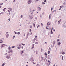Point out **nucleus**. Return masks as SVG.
Listing matches in <instances>:
<instances>
[{
  "label": "nucleus",
  "instance_id": "obj_1",
  "mask_svg": "<svg viewBox=\"0 0 66 66\" xmlns=\"http://www.w3.org/2000/svg\"><path fill=\"white\" fill-rule=\"evenodd\" d=\"M52 55H49L48 57V59H50V58H52Z\"/></svg>",
  "mask_w": 66,
  "mask_h": 66
},
{
  "label": "nucleus",
  "instance_id": "obj_2",
  "mask_svg": "<svg viewBox=\"0 0 66 66\" xmlns=\"http://www.w3.org/2000/svg\"><path fill=\"white\" fill-rule=\"evenodd\" d=\"M52 30H53V28H52V29L51 30V34H53V32H52Z\"/></svg>",
  "mask_w": 66,
  "mask_h": 66
},
{
  "label": "nucleus",
  "instance_id": "obj_3",
  "mask_svg": "<svg viewBox=\"0 0 66 66\" xmlns=\"http://www.w3.org/2000/svg\"><path fill=\"white\" fill-rule=\"evenodd\" d=\"M32 57H32V56H31V57L30 58V60H31V62H33V61H34V60H33V59H32Z\"/></svg>",
  "mask_w": 66,
  "mask_h": 66
},
{
  "label": "nucleus",
  "instance_id": "obj_4",
  "mask_svg": "<svg viewBox=\"0 0 66 66\" xmlns=\"http://www.w3.org/2000/svg\"><path fill=\"white\" fill-rule=\"evenodd\" d=\"M9 34L6 35V38H8L9 37Z\"/></svg>",
  "mask_w": 66,
  "mask_h": 66
},
{
  "label": "nucleus",
  "instance_id": "obj_5",
  "mask_svg": "<svg viewBox=\"0 0 66 66\" xmlns=\"http://www.w3.org/2000/svg\"><path fill=\"white\" fill-rule=\"evenodd\" d=\"M45 57H46V58L47 57V53L46 52L45 53Z\"/></svg>",
  "mask_w": 66,
  "mask_h": 66
},
{
  "label": "nucleus",
  "instance_id": "obj_6",
  "mask_svg": "<svg viewBox=\"0 0 66 66\" xmlns=\"http://www.w3.org/2000/svg\"><path fill=\"white\" fill-rule=\"evenodd\" d=\"M36 39H37V36H36L35 37V38L34 39V40H35Z\"/></svg>",
  "mask_w": 66,
  "mask_h": 66
},
{
  "label": "nucleus",
  "instance_id": "obj_7",
  "mask_svg": "<svg viewBox=\"0 0 66 66\" xmlns=\"http://www.w3.org/2000/svg\"><path fill=\"white\" fill-rule=\"evenodd\" d=\"M38 11H41V8H40V7H38Z\"/></svg>",
  "mask_w": 66,
  "mask_h": 66
},
{
  "label": "nucleus",
  "instance_id": "obj_8",
  "mask_svg": "<svg viewBox=\"0 0 66 66\" xmlns=\"http://www.w3.org/2000/svg\"><path fill=\"white\" fill-rule=\"evenodd\" d=\"M63 27H65V28H66V23H64V24Z\"/></svg>",
  "mask_w": 66,
  "mask_h": 66
},
{
  "label": "nucleus",
  "instance_id": "obj_9",
  "mask_svg": "<svg viewBox=\"0 0 66 66\" xmlns=\"http://www.w3.org/2000/svg\"><path fill=\"white\" fill-rule=\"evenodd\" d=\"M6 57L7 59H10V57H9V56H7Z\"/></svg>",
  "mask_w": 66,
  "mask_h": 66
},
{
  "label": "nucleus",
  "instance_id": "obj_10",
  "mask_svg": "<svg viewBox=\"0 0 66 66\" xmlns=\"http://www.w3.org/2000/svg\"><path fill=\"white\" fill-rule=\"evenodd\" d=\"M8 49L9 50H11V47L9 46L8 48Z\"/></svg>",
  "mask_w": 66,
  "mask_h": 66
},
{
  "label": "nucleus",
  "instance_id": "obj_11",
  "mask_svg": "<svg viewBox=\"0 0 66 66\" xmlns=\"http://www.w3.org/2000/svg\"><path fill=\"white\" fill-rule=\"evenodd\" d=\"M32 48H33H33L34 47V44H33L32 45Z\"/></svg>",
  "mask_w": 66,
  "mask_h": 66
},
{
  "label": "nucleus",
  "instance_id": "obj_12",
  "mask_svg": "<svg viewBox=\"0 0 66 66\" xmlns=\"http://www.w3.org/2000/svg\"><path fill=\"white\" fill-rule=\"evenodd\" d=\"M51 14H50V15L49 16V19H51Z\"/></svg>",
  "mask_w": 66,
  "mask_h": 66
},
{
  "label": "nucleus",
  "instance_id": "obj_13",
  "mask_svg": "<svg viewBox=\"0 0 66 66\" xmlns=\"http://www.w3.org/2000/svg\"><path fill=\"white\" fill-rule=\"evenodd\" d=\"M32 18H33V17H32V16H30V19L31 20V19H32Z\"/></svg>",
  "mask_w": 66,
  "mask_h": 66
},
{
  "label": "nucleus",
  "instance_id": "obj_14",
  "mask_svg": "<svg viewBox=\"0 0 66 66\" xmlns=\"http://www.w3.org/2000/svg\"><path fill=\"white\" fill-rule=\"evenodd\" d=\"M6 9V8H4V9H3V11L4 12H5V9Z\"/></svg>",
  "mask_w": 66,
  "mask_h": 66
},
{
  "label": "nucleus",
  "instance_id": "obj_15",
  "mask_svg": "<svg viewBox=\"0 0 66 66\" xmlns=\"http://www.w3.org/2000/svg\"><path fill=\"white\" fill-rule=\"evenodd\" d=\"M47 26H49L50 25V23H49V22H48L47 23Z\"/></svg>",
  "mask_w": 66,
  "mask_h": 66
},
{
  "label": "nucleus",
  "instance_id": "obj_16",
  "mask_svg": "<svg viewBox=\"0 0 66 66\" xmlns=\"http://www.w3.org/2000/svg\"><path fill=\"white\" fill-rule=\"evenodd\" d=\"M61 44V42H59L58 43V44L59 45H60Z\"/></svg>",
  "mask_w": 66,
  "mask_h": 66
},
{
  "label": "nucleus",
  "instance_id": "obj_17",
  "mask_svg": "<svg viewBox=\"0 0 66 66\" xmlns=\"http://www.w3.org/2000/svg\"><path fill=\"white\" fill-rule=\"evenodd\" d=\"M30 3H31V1H29L28 2V3L29 4Z\"/></svg>",
  "mask_w": 66,
  "mask_h": 66
},
{
  "label": "nucleus",
  "instance_id": "obj_18",
  "mask_svg": "<svg viewBox=\"0 0 66 66\" xmlns=\"http://www.w3.org/2000/svg\"><path fill=\"white\" fill-rule=\"evenodd\" d=\"M40 27V25H38V26L37 27V28H39Z\"/></svg>",
  "mask_w": 66,
  "mask_h": 66
},
{
  "label": "nucleus",
  "instance_id": "obj_19",
  "mask_svg": "<svg viewBox=\"0 0 66 66\" xmlns=\"http://www.w3.org/2000/svg\"><path fill=\"white\" fill-rule=\"evenodd\" d=\"M62 54H65V52H62Z\"/></svg>",
  "mask_w": 66,
  "mask_h": 66
},
{
  "label": "nucleus",
  "instance_id": "obj_20",
  "mask_svg": "<svg viewBox=\"0 0 66 66\" xmlns=\"http://www.w3.org/2000/svg\"><path fill=\"white\" fill-rule=\"evenodd\" d=\"M52 10H53V8L52 7L51 9V11L52 12Z\"/></svg>",
  "mask_w": 66,
  "mask_h": 66
},
{
  "label": "nucleus",
  "instance_id": "obj_21",
  "mask_svg": "<svg viewBox=\"0 0 66 66\" xmlns=\"http://www.w3.org/2000/svg\"><path fill=\"white\" fill-rule=\"evenodd\" d=\"M2 42H3V41H2V40H0V44L2 43Z\"/></svg>",
  "mask_w": 66,
  "mask_h": 66
},
{
  "label": "nucleus",
  "instance_id": "obj_22",
  "mask_svg": "<svg viewBox=\"0 0 66 66\" xmlns=\"http://www.w3.org/2000/svg\"><path fill=\"white\" fill-rule=\"evenodd\" d=\"M10 51L11 52V53H13V50H11Z\"/></svg>",
  "mask_w": 66,
  "mask_h": 66
},
{
  "label": "nucleus",
  "instance_id": "obj_23",
  "mask_svg": "<svg viewBox=\"0 0 66 66\" xmlns=\"http://www.w3.org/2000/svg\"><path fill=\"white\" fill-rule=\"evenodd\" d=\"M48 50H49V51H50V50H51V48H50V47L48 49Z\"/></svg>",
  "mask_w": 66,
  "mask_h": 66
},
{
  "label": "nucleus",
  "instance_id": "obj_24",
  "mask_svg": "<svg viewBox=\"0 0 66 66\" xmlns=\"http://www.w3.org/2000/svg\"><path fill=\"white\" fill-rule=\"evenodd\" d=\"M20 32H18V35H19V34H20Z\"/></svg>",
  "mask_w": 66,
  "mask_h": 66
},
{
  "label": "nucleus",
  "instance_id": "obj_25",
  "mask_svg": "<svg viewBox=\"0 0 66 66\" xmlns=\"http://www.w3.org/2000/svg\"><path fill=\"white\" fill-rule=\"evenodd\" d=\"M33 26L34 27H35V24L33 23Z\"/></svg>",
  "mask_w": 66,
  "mask_h": 66
},
{
  "label": "nucleus",
  "instance_id": "obj_26",
  "mask_svg": "<svg viewBox=\"0 0 66 66\" xmlns=\"http://www.w3.org/2000/svg\"><path fill=\"white\" fill-rule=\"evenodd\" d=\"M14 32L15 34H17V32H16L15 31H14Z\"/></svg>",
  "mask_w": 66,
  "mask_h": 66
},
{
  "label": "nucleus",
  "instance_id": "obj_27",
  "mask_svg": "<svg viewBox=\"0 0 66 66\" xmlns=\"http://www.w3.org/2000/svg\"><path fill=\"white\" fill-rule=\"evenodd\" d=\"M2 4H3V3H0V5H2Z\"/></svg>",
  "mask_w": 66,
  "mask_h": 66
},
{
  "label": "nucleus",
  "instance_id": "obj_28",
  "mask_svg": "<svg viewBox=\"0 0 66 66\" xmlns=\"http://www.w3.org/2000/svg\"><path fill=\"white\" fill-rule=\"evenodd\" d=\"M4 65H5V63H3V64H2V66H4Z\"/></svg>",
  "mask_w": 66,
  "mask_h": 66
},
{
  "label": "nucleus",
  "instance_id": "obj_29",
  "mask_svg": "<svg viewBox=\"0 0 66 66\" xmlns=\"http://www.w3.org/2000/svg\"><path fill=\"white\" fill-rule=\"evenodd\" d=\"M29 33H28V34H27V37H28V36H29Z\"/></svg>",
  "mask_w": 66,
  "mask_h": 66
},
{
  "label": "nucleus",
  "instance_id": "obj_30",
  "mask_svg": "<svg viewBox=\"0 0 66 66\" xmlns=\"http://www.w3.org/2000/svg\"><path fill=\"white\" fill-rule=\"evenodd\" d=\"M20 52H21V53L22 54V53H23V51H21Z\"/></svg>",
  "mask_w": 66,
  "mask_h": 66
},
{
  "label": "nucleus",
  "instance_id": "obj_31",
  "mask_svg": "<svg viewBox=\"0 0 66 66\" xmlns=\"http://www.w3.org/2000/svg\"><path fill=\"white\" fill-rule=\"evenodd\" d=\"M23 17V16L22 15H21V18H22V17Z\"/></svg>",
  "mask_w": 66,
  "mask_h": 66
},
{
  "label": "nucleus",
  "instance_id": "obj_32",
  "mask_svg": "<svg viewBox=\"0 0 66 66\" xmlns=\"http://www.w3.org/2000/svg\"><path fill=\"white\" fill-rule=\"evenodd\" d=\"M48 54H49L50 53V51H48Z\"/></svg>",
  "mask_w": 66,
  "mask_h": 66
},
{
  "label": "nucleus",
  "instance_id": "obj_33",
  "mask_svg": "<svg viewBox=\"0 0 66 66\" xmlns=\"http://www.w3.org/2000/svg\"><path fill=\"white\" fill-rule=\"evenodd\" d=\"M10 11H12V8L10 9Z\"/></svg>",
  "mask_w": 66,
  "mask_h": 66
},
{
  "label": "nucleus",
  "instance_id": "obj_34",
  "mask_svg": "<svg viewBox=\"0 0 66 66\" xmlns=\"http://www.w3.org/2000/svg\"><path fill=\"white\" fill-rule=\"evenodd\" d=\"M62 55H61L60 56V59H61V57H62Z\"/></svg>",
  "mask_w": 66,
  "mask_h": 66
},
{
  "label": "nucleus",
  "instance_id": "obj_35",
  "mask_svg": "<svg viewBox=\"0 0 66 66\" xmlns=\"http://www.w3.org/2000/svg\"><path fill=\"white\" fill-rule=\"evenodd\" d=\"M45 44H46V45H47V42H45Z\"/></svg>",
  "mask_w": 66,
  "mask_h": 66
},
{
  "label": "nucleus",
  "instance_id": "obj_36",
  "mask_svg": "<svg viewBox=\"0 0 66 66\" xmlns=\"http://www.w3.org/2000/svg\"><path fill=\"white\" fill-rule=\"evenodd\" d=\"M18 49H20V47L18 46Z\"/></svg>",
  "mask_w": 66,
  "mask_h": 66
},
{
  "label": "nucleus",
  "instance_id": "obj_37",
  "mask_svg": "<svg viewBox=\"0 0 66 66\" xmlns=\"http://www.w3.org/2000/svg\"><path fill=\"white\" fill-rule=\"evenodd\" d=\"M63 58H64V56H62V60H63Z\"/></svg>",
  "mask_w": 66,
  "mask_h": 66
},
{
  "label": "nucleus",
  "instance_id": "obj_38",
  "mask_svg": "<svg viewBox=\"0 0 66 66\" xmlns=\"http://www.w3.org/2000/svg\"><path fill=\"white\" fill-rule=\"evenodd\" d=\"M53 42V44H55V41H54Z\"/></svg>",
  "mask_w": 66,
  "mask_h": 66
},
{
  "label": "nucleus",
  "instance_id": "obj_39",
  "mask_svg": "<svg viewBox=\"0 0 66 66\" xmlns=\"http://www.w3.org/2000/svg\"><path fill=\"white\" fill-rule=\"evenodd\" d=\"M4 44H2V47H4Z\"/></svg>",
  "mask_w": 66,
  "mask_h": 66
},
{
  "label": "nucleus",
  "instance_id": "obj_40",
  "mask_svg": "<svg viewBox=\"0 0 66 66\" xmlns=\"http://www.w3.org/2000/svg\"><path fill=\"white\" fill-rule=\"evenodd\" d=\"M46 29H47V30H49V28H48V27H46Z\"/></svg>",
  "mask_w": 66,
  "mask_h": 66
},
{
  "label": "nucleus",
  "instance_id": "obj_41",
  "mask_svg": "<svg viewBox=\"0 0 66 66\" xmlns=\"http://www.w3.org/2000/svg\"><path fill=\"white\" fill-rule=\"evenodd\" d=\"M22 45H23V46H24V45H25V44H22Z\"/></svg>",
  "mask_w": 66,
  "mask_h": 66
},
{
  "label": "nucleus",
  "instance_id": "obj_42",
  "mask_svg": "<svg viewBox=\"0 0 66 66\" xmlns=\"http://www.w3.org/2000/svg\"><path fill=\"white\" fill-rule=\"evenodd\" d=\"M58 23L59 24H60V21H58Z\"/></svg>",
  "mask_w": 66,
  "mask_h": 66
},
{
  "label": "nucleus",
  "instance_id": "obj_43",
  "mask_svg": "<svg viewBox=\"0 0 66 66\" xmlns=\"http://www.w3.org/2000/svg\"><path fill=\"white\" fill-rule=\"evenodd\" d=\"M57 42H60V39H58L57 40Z\"/></svg>",
  "mask_w": 66,
  "mask_h": 66
},
{
  "label": "nucleus",
  "instance_id": "obj_44",
  "mask_svg": "<svg viewBox=\"0 0 66 66\" xmlns=\"http://www.w3.org/2000/svg\"><path fill=\"white\" fill-rule=\"evenodd\" d=\"M15 48V46H12V48Z\"/></svg>",
  "mask_w": 66,
  "mask_h": 66
},
{
  "label": "nucleus",
  "instance_id": "obj_45",
  "mask_svg": "<svg viewBox=\"0 0 66 66\" xmlns=\"http://www.w3.org/2000/svg\"><path fill=\"white\" fill-rule=\"evenodd\" d=\"M29 31H30V32H31V29H30Z\"/></svg>",
  "mask_w": 66,
  "mask_h": 66
},
{
  "label": "nucleus",
  "instance_id": "obj_46",
  "mask_svg": "<svg viewBox=\"0 0 66 66\" xmlns=\"http://www.w3.org/2000/svg\"><path fill=\"white\" fill-rule=\"evenodd\" d=\"M38 42H36L35 43V44H38Z\"/></svg>",
  "mask_w": 66,
  "mask_h": 66
},
{
  "label": "nucleus",
  "instance_id": "obj_47",
  "mask_svg": "<svg viewBox=\"0 0 66 66\" xmlns=\"http://www.w3.org/2000/svg\"><path fill=\"white\" fill-rule=\"evenodd\" d=\"M48 62L49 63H51L50 61H49V60H48Z\"/></svg>",
  "mask_w": 66,
  "mask_h": 66
},
{
  "label": "nucleus",
  "instance_id": "obj_48",
  "mask_svg": "<svg viewBox=\"0 0 66 66\" xmlns=\"http://www.w3.org/2000/svg\"><path fill=\"white\" fill-rule=\"evenodd\" d=\"M9 33V32H7L6 33V34H8Z\"/></svg>",
  "mask_w": 66,
  "mask_h": 66
},
{
  "label": "nucleus",
  "instance_id": "obj_49",
  "mask_svg": "<svg viewBox=\"0 0 66 66\" xmlns=\"http://www.w3.org/2000/svg\"><path fill=\"white\" fill-rule=\"evenodd\" d=\"M7 11L8 12H10V11L9 10H8Z\"/></svg>",
  "mask_w": 66,
  "mask_h": 66
},
{
  "label": "nucleus",
  "instance_id": "obj_50",
  "mask_svg": "<svg viewBox=\"0 0 66 66\" xmlns=\"http://www.w3.org/2000/svg\"><path fill=\"white\" fill-rule=\"evenodd\" d=\"M60 9H62V7L61 6H60Z\"/></svg>",
  "mask_w": 66,
  "mask_h": 66
},
{
  "label": "nucleus",
  "instance_id": "obj_51",
  "mask_svg": "<svg viewBox=\"0 0 66 66\" xmlns=\"http://www.w3.org/2000/svg\"><path fill=\"white\" fill-rule=\"evenodd\" d=\"M44 2H46V0H45L44 1Z\"/></svg>",
  "mask_w": 66,
  "mask_h": 66
},
{
  "label": "nucleus",
  "instance_id": "obj_52",
  "mask_svg": "<svg viewBox=\"0 0 66 66\" xmlns=\"http://www.w3.org/2000/svg\"><path fill=\"white\" fill-rule=\"evenodd\" d=\"M59 37H60V35H59L58 36V38H59Z\"/></svg>",
  "mask_w": 66,
  "mask_h": 66
},
{
  "label": "nucleus",
  "instance_id": "obj_53",
  "mask_svg": "<svg viewBox=\"0 0 66 66\" xmlns=\"http://www.w3.org/2000/svg\"><path fill=\"white\" fill-rule=\"evenodd\" d=\"M42 59V60H43V57H41Z\"/></svg>",
  "mask_w": 66,
  "mask_h": 66
},
{
  "label": "nucleus",
  "instance_id": "obj_54",
  "mask_svg": "<svg viewBox=\"0 0 66 66\" xmlns=\"http://www.w3.org/2000/svg\"><path fill=\"white\" fill-rule=\"evenodd\" d=\"M21 44H19V46H20V47L21 46Z\"/></svg>",
  "mask_w": 66,
  "mask_h": 66
},
{
  "label": "nucleus",
  "instance_id": "obj_55",
  "mask_svg": "<svg viewBox=\"0 0 66 66\" xmlns=\"http://www.w3.org/2000/svg\"><path fill=\"white\" fill-rule=\"evenodd\" d=\"M61 21H62V20L61 19H60V20L59 21L60 22H61Z\"/></svg>",
  "mask_w": 66,
  "mask_h": 66
},
{
  "label": "nucleus",
  "instance_id": "obj_56",
  "mask_svg": "<svg viewBox=\"0 0 66 66\" xmlns=\"http://www.w3.org/2000/svg\"><path fill=\"white\" fill-rule=\"evenodd\" d=\"M41 50H41V52H42V51H43V49L42 48Z\"/></svg>",
  "mask_w": 66,
  "mask_h": 66
},
{
  "label": "nucleus",
  "instance_id": "obj_57",
  "mask_svg": "<svg viewBox=\"0 0 66 66\" xmlns=\"http://www.w3.org/2000/svg\"><path fill=\"white\" fill-rule=\"evenodd\" d=\"M8 20H9V21H10V19L9 18L8 19Z\"/></svg>",
  "mask_w": 66,
  "mask_h": 66
},
{
  "label": "nucleus",
  "instance_id": "obj_58",
  "mask_svg": "<svg viewBox=\"0 0 66 66\" xmlns=\"http://www.w3.org/2000/svg\"><path fill=\"white\" fill-rule=\"evenodd\" d=\"M43 3V4H45V3Z\"/></svg>",
  "mask_w": 66,
  "mask_h": 66
},
{
  "label": "nucleus",
  "instance_id": "obj_59",
  "mask_svg": "<svg viewBox=\"0 0 66 66\" xmlns=\"http://www.w3.org/2000/svg\"><path fill=\"white\" fill-rule=\"evenodd\" d=\"M37 66H39V65L37 64Z\"/></svg>",
  "mask_w": 66,
  "mask_h": 66
},
{
  "label": "nucleus",
  "instance_id": "obj_60",
  "mask_svg": "<svg viewBox=\"0 0 66 66\" xmlns=\"http://www.w3.org/2000/svg\"><path fill=\"white\" fill-rule=\"evenodd\" d=\"M44 12H43V13H42V15H44Z\"/></svg>",
  "mask_w": 66,
  "mask_h": 66
},
{
  "label": "nucleus",
  "instance_id": "obj_61",
  "mask_svg": "<svg viewBox=\"0 0 66 66\" xmlns=\"http://www.w3.org/2000/svg\"><path fill=\"white\" fill-rule=\"evenodd\" d=\"M15 2V0H14L13 1V2Z\"/></svg>",
  "mask_w": 66,
  "mask_h": 66
},
{
  "label": "nucleus",
  "instance_id": "obj_62",
  "mask_svg": "<svg viewBox=\"0 0 66 66\" xmlns=\"http://www.w3.org/2000/svg\"><path fill=\"white\" fill-rule=\"evenodd\" d=\"M35 19H37V18L36 17V18H35Z\"/></svg>",
  "mask_w": 66,
  "mask_h": 66
},
{
  "label": "nucleus",
  "instance_id": "obj_63",
  "mask_svg": "<svg viewBox=\"0 0 66 66\" xmlns=\"http://www.w3.org/2000/svg\"><path fill=\"white\" fill-rule=\"evenodd\" d=\"M50 30H51V28H50Z\"/></svg>",
  "mask_w": 66,
  "mask_h": 66
},
{
  "label": "nucleus",
  "instance_id": "obj_64",
  "mask_svg": "<svg viewBox=\"0 0 66 66\" xmlns=\"http://www.w3.org/2000/svg\"><path fill=\"white\" fill-rule=\"evenodd\" d=\"M53 31H54H54H55V29H54L53 30Z\"/></svg>",
  "mask_w": 66,
  "mask_h": 66
}]
</instances>
